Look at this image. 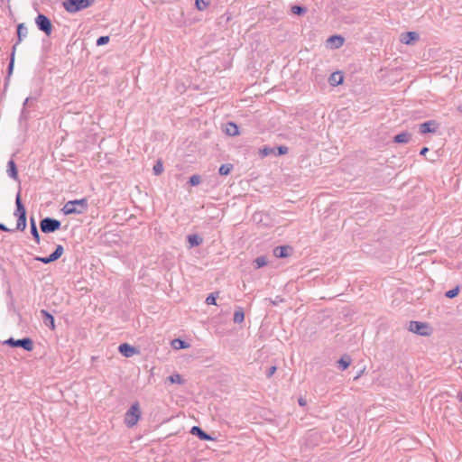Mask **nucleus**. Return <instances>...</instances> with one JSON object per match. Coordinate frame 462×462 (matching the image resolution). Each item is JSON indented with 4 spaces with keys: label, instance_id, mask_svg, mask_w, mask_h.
<instances>
[{
    "label": "nucleus",
    "instance_id": "43",
    "mask_svg": "<svg viewBox=\"0 0 462 462\" xmlns=\"http://www.w3.org/2000/svg\"><path fill=\"white\" fill-rule=\"evenodd\" d=\"M0 230H2V231H5V232H13V231H14L15 229H10V228H8L7 226H5L4 224H1V223H0Z\"/></svg>",
    "mask_w": 462,
    "mask_h": 462
},
{
    "label": "nucleus",
    "instance_id": "23",
    "mask_svg": "<svg viewBox=\"0 0 462 462\" xmlns=\"http://www.w3.org/2000/svg\"><path fill=\"white\" fill-rule=\"evenodd\" d=\"M171 346L175 349H185V348H188L189 346V345L188 343H186L185 341H183V340H181L180 338L172 340Z\"/></svg>",
    "mask_w": 462,
    "mask_h": 462
},
{
    "label": "nucleus",
    "instance_id": "16",
    "mask_svg": "<svg viewBox=\"0 0 462 462\" xmlns=\"http://www.w3.org/2000/svg\"><path fill=\"white\" fill-rule=\"evenodd\" d=\"M7 174L10 178L14 180H18V171L15 165V162L13 160H10L7 163Z\"/></svg>",
    "mask_w": 462,
    "mask_h": 462
},
{
    "label": "nucleus",
    "instance_id": "8",
    "mask_svg": "<svg viewBox=\"0 0 462 462\" xmlns=\"http://www.w3.org/2000/svg\"><path fill=\"white\" fill-rule=\"evenodd\" d=\"M420 38L416 32H407L401 34L400 41L404 44H413Z\"/></svg>",
    "mask_w": 462,
    "mask_h": 462
},
{
    "label": "nucleus",
    "instance_id": "46",
    "mask_svg": "<svg viewBox=\"0 0 462 462\" xmlns=\"http://www.w3.org/2000/svg\"><path fill=\"white\" fill-rule=\"evenodd\" d=\"M29 99H30L29 97H27V98L25 99V101H24V106L28 104Z\"/></svg>",
    "mask_w": 462,
    "mask_h": 462
},
{
    "label": "nucleus",
    "instance_id": "40",
    "mask_svg": "<svg viewBox=\"0 0 462 462\" xmlns=\"http://www.w3.org/2000/svg\"><path fill=\"white\" fill-rule=\"evenodd\" d=\"M287 152L288 147L282 145L277 148V152L275 151V155H283L286 154Z\"/></svg>",
    "mask_w": 462,
    "mask_h": 462
},
{
    "label": "nucleus",
    "instance_id": "32",
    "mask_svg": "<svg viewBox=\"0 0 462 462\" xmlns=\"http://www.w3.org/2000/svg\"><path fill=\"white\" fill-rule=\"evenodd\" d=\"M35 260L43 263H50L51 262L56 261L51 255V254L48 257L37 256L35 257Z\"/></svg>",
    "mask_w": 462,
    "mask_h": 462
},
{
    "label": "nucleus",
    "instance_id": "21",
    "mask_svg": "<svg viewBox=\"0 0 462 462\" xmlns=\"http://www.w3.org/2000/svg\"><path fill=\"white\" fill-rule=\"evenodd\" d=\"M411 134L409 133H401L394 136V142L399 143H406L410 141Z\"/></svg>",
    "mask_w": 462,
    "mask_h": 462
},
{
    "label": "nucleus",
    "instance_id": "26",
    "mask_svg": "<svg viewBox=\"0 0 462 462\" xmlns=\"http://www.w3.org/2000/svg\"><path fill=\"white\" fill-rule=\"evenodd\" d=\"M26 227V216H20L17 219L16 230L23 231Z\"/></svg>",
    "mask_w": 462,
    "mask_h": 462
},
{
    "label": "nucleus",
    "instance_id": "18",
    "mask_svg": "<svg viewBox=\"0 0 462 462\" xmlns=\"http://www.w3.org/2000/svg\"><path fill=\"white\" fill-rule=\"evenodd\" d=\"M188 241L189 247H194L199 245L203 242V239L199 235L194 234L188 236Z\"/></svg>",
    "mask_w": 462,
    "mask_h": 462
},
{
    "label": "nucleus",
    "instance_id": "34",
    "mask_svg": "<svg viewBox=\"0 0 462 462\" xmlns=\"http://www.w3.org/2000/svg\"><path fill=\"white\" fill-rule=\"evenodd\" d=\"M209 5V0H196V7L204 10Z\"/></svg>",
    "mask_w": 462,
    "mask_h": 462
},
{
    "label": "nucleus",
    "instance_id": "2",
    "mask_svg": "<svg viewBox=\"0 0 462 462\" xmlns=\"http://www.w3.org/2000/svg\"><path fill=\"white\" fill-rule=\"evenodd\" d=\"M141 418V411L138 402H134L125 414V423L127 427L135 426Z\"/></svg>",
    "mask_w": 462,
    "mask_h": 462
},
{
    "label": "nucleus",
    "instance_id": "19",
    "mask_svg": "<svg viewBox=\"0 0 462 462\" xmlns=\"http://www.w3.org/2000/svg\"><path fill=\"white\" fill-rule=\"evenodd\" d=\"M31 225V234L33 236L35 242L39 245L40 244V235L36 226V223L34 219L32 217L30 221Z\"/></svg>",
    "mask_w": 462,
    "mask_h": 462
},
{
    "label": "nucleus",
    "instance_id": "29",
    "mask_svg": "<svg viewBox=\"0 0 462 462\" xmlns=\"http://www.w3.org/2000/svg\"><path fill=\"white\" fill-rule=\"evenodd\" d=\"M260 153L262 154V156L265 157V156H268V155H271V154H273L275 155V148H272V147H263L260 150Z\"/></svg>",
    "mask_w": 462,
    "mask_h": 462
},
{
    "label": "nucleus",
    "instance_id": "27",
    "mask_svg": "<svg viewBox=\"0 0 462 462\" xmlns=\"http://www.w3.org/2000/svg\"><path fill=\"white\" fill-rule=\"evenodd\" d=\"M233 169V165L230 163L222 164L219 168L220 175H228Z\"/></svg>",
    "mask_w": 462,
    "mask_h": 462
},
{
    "label": "nucleus",
    "instance_id": "14",
    "mask_svg": "<svg viewBox=\"0 0 462 462\" xmlns=\"http://www.w3.org/2000/svg\"><path fill=\"white\" fill-rule=\"evenodd\" d=\"M291 247L288 245L276 246L273 249V254L277 258H283L289 255V251Z\"/></svg>",
    "mask_w": 462,
    "mask_h": 462
},
{
    "label": "nucleus",
    "instance_id": "38",
    "mask_svg": "<svg viewBox=\"0 0 462 462\" xmlns=\"http://www.w3.org/2000/svg\"><path fill=\"white\" fill-rule=\"evenodd\" d=\"M350 365V360L349 359H345V358H341L339 361H338V365L339 367L342 369V370H345Z\"/></svg>",
    "mask_w": 462,
    "mask_h": 462
},
{
    "label": "nucleus",
    "instance_id": "33",
    "mask_svg": "<svg viewBox=\"0 0 462 462\" xmlns=\"http://www.w3.org/2000/svg\"><path fill=\"white\" fill-rule=\"evenodd\" d=\"M153 172L155 175H160L163 171V165L161 161H158L153 166Z\"/></svg>",
    "mask_w": 462,
    "mask_h": 462
},
{
    "label": "nucleus",
    "instance_id": "17",
    "mask_svg": "<svg viewBox=\"0 0 462 462\" xmlns=\"http://www.w3.org/2000/svg\"><path fill=\"white\" fill-rule=\"evenodd\" d=\"M15 204H16V210H15L14 215L17 217L26 216V210H25L24 206L22 203L20 194H17V196H16Z\"/></svg>",
    "mask_w": 462,
    "mask_h": 462
},
{
    "label": "nucleus",
    "instance_id": "15",
    "mask_svg": "<svg viewBox=\"0 0 462 462\" xmlns=\"http://www.w3.org/2000/svg\"><path fill=\"white\" fill-rule=\"evenodd\" d=\"M190 433L198 436L202 440H211L213 439L208 433L202 430L199 427L194 426L191 428Z\"/></svg>",
    "mask_w": 462,
    "mask_h": 462
},
{
    "label": "nucleus",
    "instance_id": "22",
    "mask_svg": "<svg viewBox=\"0 0 462 462\" xmlns=\"http://www.w3.org/2000/svg\"><path fill=\"white\" fill-rule=\"evenodd\" d=\"M28 34V29L23 23H20L17 26V36L18 40L22 41L23 38L26 37Z\"/></svg>",
    "mask_w": 462,
    "mask_h": 462
},
{
    "label": "nucleus",
    "instance_id": "39",
    "mask_svg": "<svg viewBox=\"0 0 462 462\" xmlns=\"http://www.w3.org/2000/svg\"><path fill=\"white\" fill-rule=\"evenodd\" d=\"M108 42H109V36H100L97 40V45L101 46V45L106 44Z\"/></svg>",
    "mask_w": 462,
    "mask_h": 462
},
{
    "label": "nucleus",
    "instance_id": "31",
    "mask_svg": "<svg viewBox=\"0 0 462 462\" xmlns=\"http://www.w3.org/2000/svg\"><path fill=\"white\" fill-rule=\"evenodd\" d=\"M256 268L263 267L267 264V260L264 256H259L254 260Z\"/></svg>",
    "mask_w": 462,
    "mask_h": 462
},
{
    "label": "nucleus",
    "instance_id": "11",
    "mask_svg": "<svg viewBox=\"0 0 462 462\" xmlns=\"http://www.w3.org/2000/svg\"><path fill=\"white\" fill-rule=\"evenodd\" d=\"M118 350L125 357H131L134 354L136 353V349L126 343L121 344L118 347Z\"/></svg>",
    "mask_w": 462,
    "mask_h": 462
},
{
    "label": "nucleus",
    "instance_id": "44",
    "mask_svg": "<svg viewBox=\"0 0 462 462\" xmlns=\"http://www.w3.org/2000/svg\"><path fill=\"white\" fill-rule=\"evenodd\" d=\"M298 402L300 406H305L307 404V402L302 397L299 398Z\"/></svg>",
    "mask_w": 462,
    "mask_h": 462
},
{
    "label": "nucleus",
    "instance_id": "30",
    "mask_svg": "<svg viewBox=\"0 0 462 462\" xmlns=\"http://www.w3.org/2000/svg\"><path fill=\"white\" fill-rule=\"evenodd\" d=\"M63 252H64L63 246L59 245H57L56 249L51 254V255L53 256V258L55 260H58L62 255Z\"/></svg>",
    "mask_w": 462,
    "mask_h": 462
},
{
    "label": "nucleus",
    "instance_id": "42",
    "mask_svg": "<svg viewBox=\"0 0 462 462\" xmlns=\"http://www.w3.org/2000/svg\"><path fill=\"white\" fill-rule=\"evenodd\" d=\"M14 60H10L9 65H8V77L12 74L14 69Z\"/></svg>",
    "mask_w": 462,
    "mask_h": 462
},
{
    "label": "nucleus",
    "instance_id": "9",
    "mask_svg": "<svg viewBox=\"0 0 462 462\" xmlns=\"http://www.w3.org/2000/svg\"><path fill=\"white\" fill-rule=\"evenodd\" d=\"M344 38L340 35H333V36H330L328 40H327V47L330 48V49H338L339 47H341L344 43Z\"/></svg>",
    "mask_w": 462,
    "mask_h": 462
},
{
    "label": "nucleus",
    "instance_id": "12",
    "mask_svg": "<svg viewBox=\"0 0 462 462\" xmlns=\"http://www.w3.org/2000/svg\"><path fill=\"white\" fill-rule=\"evenodd\" d=\"M343 79H344V76H343L342 72L336 71V72H333L329 76L328 82L331 86L336 87V86L342 84Z\"/></svg>",
    "mask_w": 462,
    "mask_h": 462
},
{
    "label": "nucleus",
    "instance_id": "6",
    "mask_svg": "<svg viewBox=\"0 0 462 462\" xmlns=\"http://www.w3.org/2000/svg\"><path fill=\"white\" fill-rule=\"evenodd\" d=\"M5 344L14 347H23L26 351H32L33 349V341L29 337L17 340L11 337L5 340Z\"/></svg>",
    "mask_w": 462,
    "mask_h": 462
},
{
    "label": "nucleus",
    "instance_id": "13",
    "mask_svg": "<svg viewBox=\"0 0 462 462\" xmlns=\"http://www.w3.org/2000/svg\"><path fill=\"white\" fill-rule=\"evenodd\" d=\"M41 314L42 317L43 323L46 326L50 327L51 329H54L55 324L53 316L45 310H42Z\"/></svg>",
    "mask_w": 462,
    "mask_h": 462
},
{
    "label": "nucleus",
    "instance_id": "45",
    "mask_svg": "<svg viewBox=\"0 0 462 462\" xmlns=\"http://www.w3.org/2000/svg\"><path fill=\"white\" fill-rule=\"evenodd\" d=\"M429 152V148L428 147H423L421 150H420V155H425L427 152Z\"/></svg>",
    "mask_w": 462,
    "mask_h": 462
},
{
    "label": "nucleus",
    "instance_id": "35",
    "mask_svg": "<svg viewBox=\"0 0 462 462\" xmlns=\"http://www.w3.org/2000/svg\"><path fill=\"white\" fill-rule=\"evenodd\" d=\"M459 292V287L457 286L456 288L452 289V290H449L446 293H445V296L447 298H449V299H452L454 297H456Z\"/></svg>",
    "mask_w": 462,
    "mask_h": 462
},
{
    "label": "nucleus",
    "instance_id": "41",
    "mask_svg": "<svg viewBox=\"0 0 462 462\" xmlns=\"http://www.w3.org/2000/svg\"><path fill=\"white\" fill-rule=\"evenodd\" d=\"M276 370H277L276 366H274V365H273V366H271V367L267 370L266 376H267L268 378L272 377V376L274 374V373L276 372Z\"/></svg>",
    "mask_w": 462,
    "mask_h": 462
},
{
    "label": "nucleus",
    "instance_id": "4",
    "mask_svg": "<svg viewBox=\"0 0 462 462\" xmlns=\"http://www.w3.org/2000/svg\"><path fill=\"white\" fill-rule=\"evenodd\" d=\"M61 223L58 219L46 217L40 222V227L43 233H53L60 228Z\"/></svg>",
    "mask_w": 462,
    "mask_h": 462
},
{
    "label": "nucleus",
    "instance_id": "10",
    "mask_svg": "<svg viewBox=\"0 0 462 462\" xmlns=\"http://www.w3.org/2000/svg\"><path fill=\"white\" fill-rule=\"evenodd\" d=\"M437 123L435 121H428L420 125V134L435 133L437 130Z\"/></svg>",
    "mask_w": 462,
    "mask_h": 462
},
{
    "label": "nucleus",
    "instance_id": "37",
    "mask_svg": "<svg viewBox=\"0 0 462 462\" xmlns=\"http://www.w3.org/2000/svg\"><path fill=\"white\" fill-rule=\"evenodd\" d=\"M216 300H217V294L210 293L206 299V303L208 305H216Z\"/></svg>",
    "mask_w": 462,
    "mask_h": 462
},
{
    "label": "nucleus",
    "instance_id": "5",
    "mask_svg": "<svg viewBox=\"0 0 462 462\" xmlns=\"http://www.w3.org/2000/svg\"><path fill=\"white\" fill-rule=\"evenodd\" d=\"M408 329L420 336H430L432 329L426 322L410 321Z\"/></svg>",
    "mask_w": 462,
    "mask_h": 462
},
{
    "label": "nucleus",
    "instance_id": "25",
    "mask_svg": "<svg viewBox=\"0 0 462 462\" xmlns=\"http://www.w3.org/2000/svg\"><path fill=\"white\" fill-rule=\"evenodd\" d=\"M167 380L170 381L171 383H178V384L184 383V380L180 374H171L167 378Z\"/></svg>",
    "mask_w": 462,
    "mask_h": 462
},
{
    "label": "nucleus",
    "instance_id": "3",
    "mask_svg": "<svg viewBox=\"0 0 462 462\" xmlns=\"http://www.w3.org/2000/svg\"><path fill=\"white\" fill-rule=\"evenodd\" d=\"M94 1L95 0H65L63 5L69 13H76L90 6Z\"/></svg>",
    "mask_w": 462,
    "mask_h": 462
},
{
    "label": "nucleus",
    "instance_id": "7",
    "mask_svg": "<svg viewBox=\"0 0 462 462\" xmlns=\"http://www.w3.org/2000/svg\"><path fill=\"white\" fill-rule=\"evenodd\" d=\"M35 23L39 30L45 32L47 35L51 33L52 25L51 20L46 15L39 14L35 19Z\"/></svg>",
    "mask_w": 462,
    "mask_h": 462
},
{
    "label": "nucleus",
    "instance_id": "36",
    "mask_svg": "<svg viewBox=\"0 0 462 462\" xmlns=\"http://www.w3.org/2000/svg\"><path fill=\"white\" fill-rule=\"evenodd\" d=\"M201 181V178L199 175L198 174H194L192 175L190 178H189V183L192 185V186H197L200 183Z\"/></svg>",
    "mask_w": 462,
    "mask_h": 462
},
{
    "label": "nucleus",
    "instance_id": "1",
    "mask_svg": "<svg viewBox=\"0 0 462 462\" xmlns=\"http://www.w3.org/2000/svg\"><path fill=\"white\" fill-rule=\"evenodd\" d=\"M88 208V199H80L66 202L61 210L65 215L82 214Z\"/></svg>",
    "mask_w": 462,
    "mask_h": 462
},
{
    "label": "nucleus",
    "instance_id": "28",
    "mask_svg": "<svg viewBox=\"0 0 462 462\" xmlns=\"http://www.w3.org/2000/svg\"><path fill=\"white\" fill-rule=\"evenodd\" d=\"M291 12L294 14H297V15H302L304 14L306 12H307V8L306 7H303L301 5H293L291 7Z\"/></svg>",
    "mask_w": 462,
    "mask_h": 462
},
{
    "label": "nucleus",
    "instance_id": "24",
    "mask_svg": "<svg viewBox=\"0 0 462 462\" xmlns=\"http://www.w3.org/2000/svg\"><path fill=\"white\" fill-rule=\"evenodd\" d=\"M245 319V313L242 310V308H239L235 311L234 314V322L235 323H242Z\"/></svg>",
    "mask_w": 462,
    "mask_h": 462
},
{
    "label": "nucleus",
    "instance_id": "20",
    "mask_svg": "<svg viewBox=\"0 0 462 462\" xmlns=\"http://www.w3.org/2000/svg\"><path fill=\"white\" fill-rule=\"evenodd\" d=\"M226 133L230 136H236L239 134L238 127L235 123H228L226 126Z\"/></svg>",
    "mask_w": 462,
    "mask_h": 462
},
{
    "label": "nucleus",
    "instance_id": "47",
    "mask_svg": "<svg viewBox=\"0 0 462 462\" xmlns=\"http://www.w3.org/2000/svg\"><path fill=\"white\" fill-rule=\"evenodd\" d=\"M11 59H14V52L13 51L12 54H11Z\"/></svg>",
    "mask_w": 462,
    "mask_h": 462
}]
</instances>
